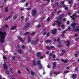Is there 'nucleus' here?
<instances>
[{
    "instance_id": "obj_24",
    "label": "nucleus",
    "mask_w": 79,
    "mask_h": 79,
    "mask_svg": "<svg viewBox=\"0 0 79 79\" xmlns=\"http://www.w3.org/2000/svg\"><path fill=\"white\" fill-rule=\"evenodd\" d=\"M54 74H60V72L59 71L58 72V73H56L55 72H54L53 73Z\"/></svg>"
},
{
    "instance_id": "obj_55",
    "label": "nucleus",
    "mask_w": 79,
    "mask_h": 79,
    "mask_svg": "<svg viewBox=\"0 0 79 79\" xmlns=\"http://www.w3.org/2000/svg\"><path fill=\"white\" fill-rule=\"evenodd\" d=\"M47 66L48 68H50V65L49 64L47 65Z\"/></svg>"
},
{
    "instance_id": "obj_14",
    "label": "nucleus",
    "mask_w": 79,
    "mask_h": 79,
    "mask_svg": "<svg viewBox=\"0 0 79 79\" xmlns=\"http://www.w3.org/2000/svg\"><path fill=\"white\" fill-rule=\"evenodd\" d=\"M73 17H79V15L77 16V15L73 14L72 16H70V18H73Z\"/></svg>"
},
{
    "instance_id": "obj_3",
    "label": "nucleus",
    "mask_w": 79,
    "mask_h": 79,
    "mask_svg": "<svg viewBox=\"0 0 79 79\" xmlns=\"http://www.w3.org/2000/svg\"><path fill=\"white\" fill-rule=\"evenodd\" d=\"M30 25L31 24L30 23H27L26 24H25L24 27H23V30H25L26 28L28 27H29Z\"/></svg>"
},
{
    "instance_id": "obj_18",
    "label": "nucleus",
    "mask_w": 79,
    "mask_h": 79,
    "mask_svg": "<svg viewBox=\"0 0 79 79\" xmlns=\"http://www.w3.org/2000/svg\"><path fill=\"white\" fill-rule=\"evenodd\" d=\"M33 66H36V63H35V60H33Z\"/></svg>"
},
{
    "instance_id": "obj_13",
    "label": "nucleus",
    "mask_w": 79,
    "mask_h": 79,
    "mask_svg": "<svg viewBox=\"0 0 79 79\" xmlns=\"http://www.w3.org/2000/svg\"><path fill=\"white\" fill-rule=\"evenodd\" d=\"M77 76V75L76 74H73L72 75V78L73 79H76V77Z\"/></svg>"
},
{
    "instance_id": "obj_62",
    "label": "nucleus",
    "mask_w": 79,
    "mask_h": 79,
    "mask_svg": "<svg viewBox=\"0 0 79 79\" xmlns=\"http://www.w3.org/2000/svg\"><path fill=\"white\" fill-rule=\"evenodd\" d=\"M78 55V54H76L75 55V57H77V56Z\"/></svg>"
},
{
    "instance_id": "obj_29",
    "label": "nucleus",
    "mask_w": 79,
    "mask_h": 79,
    "mask_svg": "<svg viewBox=\"0 0 79 79\" xmlns=\"http://www.w3.org/2000/svg\"><path fill=\"white\" fill-rule=\"evenodd\" d=\"M74 31L75 32H79V28H77V29H75Z\"/></svg>"
},
{
    "instance_id": "obj_26",
    "label": "nucleus",
    "mask_w": 79,
    "mask_h": 79,
    "mask_svg": "<svg viewBox=\"0 0 79 79\" xmlns=\"http://www.w3.org/2000/svg\"><path fill=\"white\" fill-rule=\"evenodd\" d=\"M13 68L12 67H11L10 68V72L12 74H13Z\"/></svg>"
},
{
    "instance_id": "obj_45",
    "label": "nucleus",
    "mask_w": 79,
    "mask_h": 79,
    "mask_svg": "<svg viewBox=\"0 0 79 79\" xmlns=\"http://www.w3.org/2000/svg\"><path fill=\"white\" fill-rule=\"evenodd\" d=\"M43 32H46V28H44L43 30Z\"/></svg>"
},
{
    "instance_id": "obj_41",
    "label": "nucleus",
    "mask_w": 79,
    "mask_h": 79,
    "mask_svg": "<svg viewBox=\"0 0 79 79\" xmlns=\"http://www.w3.org/2000/svg\"><path fill=\"white\" fill-rule=\"evenodd\" d=\"M62 18H63L62 17H59L58 18L59 20L60 21V20H61V19H62Z\"/></svg>"
},
{
    "instance_id": "obj_7",
    "label": "nucleus",
    "mask_w": 79,
    "mask_h": 79,
    "mask_svg": "<svg viewBox=\"0 0 79 79\" xmlns=\"http://www.w3.org/2000/svg\"><path fill=\"white\" fill-rule=\"evenodd\" d=\"M56 33V29L55 28L52 31V34L54 35V34H55Z\"/></svg>"
},
{
    "instance_id": "obj_58",
    "label": "nucleus",
    "mask_w": 79,
    "mask_h": 79,
    "mask_svg": "<svg viewBox=\"0 0 79 79\" xmlns=\"http://www.w3.org/2000/svg\"><path fill=\"white\" fill-rule=\"evenodd\" d=\"M28 3H26V6H25L27 7V6H28Z\"/></svg>"
},
{
    "instance_id": "obj_9",
    "label": "nucleus",
    "mask_w": 79,
    "mask_h": 79,
    "mask_svg": "<svg viewBox=\"0 0 79 79\" xmlns=\"http://www.w3.org/2000/svg\"><path fill=\"white\" fill-rule=\"evenodd\" d=\"M3 66H4V69L7 70V69H8V67H7V66H6V64H3Z\"/></svg>"
},
{
    "instance_id": "obj_30",
    "label": "nucleus",
    "mask_w": 79,
    "mask_h": 79,
    "mask_svg": "<svg viewBox=\"0 0 79 79\" xmlns=\"http://www.w3.org/2000/svg\"><path fill=\"white\" fill-rule=\"evenodd\" d=\"M46 48H47V49L48 50H51V48L50 47H49L48 46H46Z\"/></svg>"
},
{
    "instance_id": "obj_1",
    "label": "nucleus",
    "mask_w": 79,
    "mask_h": 79,
    "mask_svg": "<svg viewBox=\"0 0 79 79\" xmlns=\"http://www.w3.org/2000/svg\"><path fill=\"white\" fill-rule=\"evenodd\" d=\"M6 35V33L0 31V40L2 43L4 42V40Z\"/></svg>"
},
{
    "instance_id": "obj_52",
    "label": "nucleus",
    "mask_w": 79,
    "mask_h": 79,
    "mask_svg": "<svg viewBox=\"0 0 79 79\" xmlns=\"http://www.w3.org/2000/svg\"><path fill=\"white\" fill-rule=\"evenodd\" d=\"M22 48H25V46L24 45H22Z\"/></svg>"
},
{
    "instance_id": "obj_20",
    "label": "nucleus",
    "mask_w": 79,
    "mask_h": 79,
    "mask_svg": "<svg viewBox=\"0 0 79 79\" xmlns=\"http://www.w3.org/2000/svg\"><path fill=\"white\" fill-rule=\"evenodd\" d=\"M55 22H56L57 23H58V24H61V23L60 22H59V21L58 20H56L55 21Z\"/></svg>"
},
{
    "instance_id": "obj_43",
    "label": "nucleus",
    "mask_w": 79,
    "mask_h": 79,
    "mask_svg": "<svg viewBox=\"0 0 79 79\" xmlns=\"http://www.w3.org/2000/svg\"><path fill=\"white\" fill-rule=\"evenodd\" d=\"M53 58H56V56L55 54H54V55H53L52 56Z\"/></svg>"
},
{
    "instance_id": "obj_17",
    "label": "nucleus",
    "mask_w": 79,
    "mask_h": 79,
    "mask_svg": "<svg viewBox=\"0 0 79 79\" xmlns=\"http://www.w3.org/2000/svg\"><path fill=\"white\" fill-rule=\"evenodd\" d=\"M28 43H30L31 42V38L30 37H28Z\"/></svg>"
},
{
    "instance_id": "obj_51",
    "label": "nucleus",
    "mask_w": 79,
    "mask_h": 79,
    "mask_svg": "<svg viewBox=\"0 0 79 79\" xmlns=\"http://www.w3.org/2000/svg\"><path fill=\"white\" fill-rule=\"evenodd\" d=\"M67 24H69V20H68L67 22Z\"/></svg>"
},
{
    "instance_id": "obj_2",
    "label": "nucleus",
    "mask_w": 79,
    "mask_h": 79,
    "mask_svg": "<svg viewBox=\"0 0 79 79\" xmlns=\"http://www.w3.org/2000/svg\"><path fill=\"white\" fill-rule=\"evenodd\" d=\"M36 13H37V10L35 9H33L32 10L31 14L32 16H34L36 15Z\"/></svg>"
},
{
    "instance_id": "obj_12",
    "label": "nucleus",
    "mask_w": 79,
    "mask_h": 79,
    "mask_svg": "<svg viewBox=\"0 0 79 79\" xmlns=\"http://www.w3.org/2000/svg\"><path fill=\"white\" fill-rule=\"evenodd\" d=\"M41 55V53L40 52H38L37 53L36 56L37 57H40Z\"/></svg>"
},
{
    "instance_id": "obj_28",
    "label": "nucleus",
    "mask_w": 79,
    "mask_h": 79,
    "mask_svg": "<svg viewBox=\"0 0 79 79\" xmlns=\"http://www.w3.org/2000/svg\"><path fill=\"white\" fill-rule=\"evenodd\" d=\"M62 47V45H61V44L58 45L57 46V47H58V48H60V47Z\"/></svg>"
},
{
    "instance_id": "obj_32",
    "label": "nucleus",
    "mask_w": 79,
    "mask_h": 79,
    "mask_svg": "<svg viewBox=\"0 0 79 79\" xmlns=\"http://www.w3.org/2000/svg\"><path fill=\"white\" fill-rule=\"evenodd\" d=\"M69 72V70H67L66 71H64V74H66V73H68Z\"/></svg>"
},
{
    "instance_id": "obj_34",
    "label": "nucleus",
    "mask_w": 79,
    "mask_h": 79,
    "mask_svg": "<svg viewBox=\"0 0 79 79\" xmlns=\"http://www.w3.org/2000/svg\"><path fill=\"white\" fill-rule=\"evenodd\" d=\"M3 58L4 60H6V59H7V58L6 57L4 56H3Z\"/></svg>"
},
{
    "instance_id": "obj_42",
    "label": "nucleus",
    "mask_w": 79,
    "mask_h": 79,
    "mask_svg": "<svg viewBox=\"0 0 79 79\" xmlns=\"http://www.w3.org/2000/svg\"><path fill=\"white\" fill-rule=\"evenodd\" d=\"M6 74H10V72L8 71H6Z\"/></svg>"
},
{
    "instance_id": "obj_59",
    "label": "nucleus",
    "mask_w": 79,
    "mask_h": 79,
    "mask_svg": "<svg viewBox=\"0 0 79 79\" xmlns=\"http://www.w3.org/2000/svg\"><path fill=\"white\" fill-rule=\"evenodd\" d=\"M5 27L6 28H8V26L7 25H5Z\"/></svg>"
},
{
    "instance_id": "obj_35",
    "label": "nucleus",
    "mask_w": 79,
    "mask_h": 79,
    "mask_svg": "<svg viewBox=\"0 0 79 79\" xmlns=\"http://www.w3.org/2000/svg\"><path fill=\"white\" fill-rule=\"evenodd\" d=\"M35 42V43H37L38 42H39V39H36V40H34Z\"/></svg>"
},
{
    "instance_id": "obj_54",
    "label": "nucleus",
    "mask_w": 79,
    "mask_h": 79,
    "mask_svg": "<svg viewBox=\"0 0 79 79\" xmlns=\"http://www.w3.org/2000/svg\"><path fill=\"white\" fill-rule=\"evenodd\" d=\"M17 48H19V47H20V46L19 45H18L17 46Z\"/></svg>"
},
{
    "instance_id": "obj_60",
    "label": "nucleus",
    "mask_w": 79,
    "mask_h": 79,
    "mask_svg": "<svg viewBox=\"0 0 79 79\" xmlns=\"http://www.w3.org/2000/svg\"><path fill=\"white\" fill-rule=\"evenodd\" d=\"M41 27V25L39 24L38 26V27Z\"/></svg>"
},
{
    "instance_id": "obj_10",
    "label": "nucleus",
    "mask_w": 79,
    "mask_h": 79,
    "mask_svg": "<svg viewBox=\"0 0 79 79\" xmlns=\"http://www.w3.org/2000/svg\"><path fill=\"white\" fill-rule=\"evenodd\" d=\"M51 42H52V41L49 40H47L45 41L46 44H48V43H51Z\"/></svg>"
},
{
    "instance_id": "obj_6",
    "label": "nucleus",
    "mask_w": 79,
    "mask_h": 79,
    "mask_svg": "<svg viewBox=\"0 0 79 79\" xmlns=\"http://www.w3.org/2000/svg\"><path fill=\"white\" fill-rule=\"evenodd\" d=\"M18 39L20 41H21V42H22V43H23L24 42V40L23 39V38H22L20 36H19L18 37Z\"/></svg>"
},
{
    "instance_id": "obj_36",
    "label": "nucleus",
    "mask_w": 79,
    "mask_h": 79,
    "mask_svg": "<svg viewBox=\"0 0 79 79\" xmlns=\"http://www.w3.org/2000/svg\"><path fill=\"white\" fill-rule=\"evenodd\" d=\"M47 34V31H44V32L43 33V34L44 35H46Z\"/></svg>"
},
{
    "instance_id": "obj_31",
    "label": "nucleus",
    "mask_w": 79,
    "mask_h": 79,
    "mask_svg": "<svg viewBox=\"0 0 79 79\" xmlns=\"http://www.w3.org/2000/svg\"><path fill=\"white\" fill-rule=\"evenodd\" d=\"M35 43H34V41H32L31 43V45H35Z\"/></svg>"
},
{
    "instance_id": "obj_4",
    "label": "nucleus",
    "mask_w": 79,
    "mask_h": 79,
    "mask_svg": "<svg viewBox=\"0 0 79 79\" xmlns=\"http://www.w3.org/2000/svg\"><path fill=\"white\" fill-rule=\"evenodd\" d=\"M76 26V23H72L70 25V26L71 27H72L73 28V29H75V28H76V27H75V26Z\"/></svg>"
},
{
    "instance_id": "obj_44",
    "label": "nucleus",
    "mask_w": 79,
    "mask_h": 79,
    "mask_svg": "<svg viewBox=\"0 0 79 79\" xmlns=\"http://www.w3.org/2000/svg\"><path fill=\"white\" fill-rule=\"evenodd\" d=\"M54 60H55V61H59V59L57 58L56 59H53Z\"/></svg>"
},
{
    "instance_id": "obj_37",
    "label": "nucleus",
    "mask_w": 79,
    "mask_h": 79,
    "mask_svg": "<svg viewBox=\"0 0 79 79\" xmlns=\"http://www.w3.org/2000/svg\"><path fill=\"white\" fill-rule=\"evenodd\" d=\"M35 33L34 32H33L31 34V35H35Z\"/></svg>"
},
{
    "instance_id": "obj_63",
    "label": "nucleus",
    "mask_w": 79,
    "mask_h": 79,
    "mask_svg": "<svg viewBox=\"0 0 79 79\" xmlns=\"http://www.w3.org/2000/svg\"><path fill=\"white\" fill-rule=\"evenodd\" d=\"M51 15L52 16H54V14L53 12L51 13Z\"/></svg>"
},
{
    "instance_id": "obj_33",
    "label": "nucleus",
    "mask_w": 79,
    "mask_h": 79,
    "mask_svg": "<svg viewBox=\"0 0 79 79\" xmlns=\"http://www.w3.org/2000/svg\"><path fill=\"white\" fill-rule=\"evenodd\" d=\"M31 73L33 76H34V75H35V73H34L32 71H31Z\"/></svg>"
},
{
    "instance_id": "obj_57",
    "label": "nucleus",
    "mask_w": 79,
    "mask_h": 79,
    "mask_svg": "<svg viewBox=\"0 0 79 79\" xmlns=\"http://www.w3.org/2000/svg\"><path fill=\"white\" fill-rule=\"evenodd\" d=\"M31 8H27V10H31Z\"/></svg>"
},
{
    "instance_id": "obj_27",
    "label": "nucleus",
    "mask_w": 79,
    "mask_h": 79,
    "mask_svg": "<svg viewBox=\"0 0 79 79\" xmlns=\"http://www.w3.org/2000/svg\"><path fill=\"white\" fill-rule=\"evenodd\" d=\"M10 17H11V16L10 15L8 17V18H5V21H7L8 20V19H9V18H10Z\"/></svg>"
},
{
    "instance_id": "obj_16",
    "label": "nucleus",
    "mask_w": 79,
    "mask_h": 79,
    "mask_svg": "<svg viewBox=\"0 0 79 79\" xmlns=\"http://www.w3.org/2000/svg\"><path fill=\"white\" fill-rule=\"evenodd\" d=\"M61 61H62V62H64V63H68V60H64V59H61Z\"/></svg>"
},
{
    "instance_id": "obj_47",
    "label": "nucleus",
    "mask_w": 79,
    "mask_h": 79,
    "mask_svg": "<svg viewBox=\"0 0 79 79\" xmlns=\"http://www.w3.org/2000/svg\"><path fill=\"white\" fill-rule=\"evenodd\" d=\"M66 32V31H62V34H65V33Z\"/></svg>"
},
{
    "instance_id": "obj_15",
    "label": "nucleus",
    "mask_w": 79,
    "mask_h": 79,
    "mask_svg": "<svg viewBox=\"0 0 79 79\" xmlns=\"http://www.w3.org/2000/svg\"><path fill=\"white\" fill-rule=\"evenodd\" d=\"M17 17H18V15H17V14H16L15 15H14L13 16V18L14 20H15V19H17Z\"/></svg>"
},
{
    "instance_id": "obj_50",
    "label": "nucleus",
    "mask_w": 79,
    "mask_h": 79,
    "mask_svg": "<svg viewBox=\"0 0 79 79\" xmlns=\"http://www.w3.org/2000/svg\"><path fill=\"white\" fill-rule=\"evenodd\" d=\"M65 20H66V18H64L62 19V21H64V22H65V21H66Z\"/></svg>"
},
{
    "instance_id": "obj_23",
    "label": "nucleus",
    "mask_w": 79,
    "mask_h": 79,
    "mask_svg": "<svg viewBox=\"0 0 79 79\" xmlns=\"http://www.w3.org/2000/svg\"><path fill=\"white\" fill-rule=\"evenodd\" d=\"M41 61L40 60H38L37 61V63L38 65H39V64H41L40 63Z\"/></svg>"
},
{
    "instance_id": "obj_19",
    "label": "nucleus",
    "mask_w": 79,
    "mask_h": 79,
    "mask_svg": "<svg viewBox=\"0 0 79 79\" xmlns=\"http://www.w3.org/2000/svg\"><path fill=\"white\" fill-rule=\"evenodd\" d=\"M18 52L19 53H21V54H23V52L20 49H19Z\"/></svg>"
},
{
    "instance_id": "obj_64",
    "label": "nucleus",
    "mask_w": 79,
    "mask_h": 79,
    "mask_svg": "<svg viewBox=\"0 0 79 79\" xmlns=\"http://www.w3.org/2000/svg\"><path fill=\"white\" fill-rule=\"evenodd\" d=\"M60 16H62V17H63V16H64V14H62V15H60Z\"/></svg>"
},
{
    "instance_id": "obj_46",
    "label": "nucleus",
    "mask_w": 79,
    "mask_h": 79,
    "mask_svg": "<svg viewBox=\"0 0 79 79\" xmlns=\"http://www.w3.org/2000/svg\"><path fill=\"white\" fill-rule=\"evenodd\" d=\"M51 48H55V47L53 46H50Z\"/></svg>"
},
{
    "instance_id": "obj_22",
    "label": "nucleus",
    "mask_w": 79,
    "mask_h": 79,
    "mask_svg": "<svg viewBox=\"0 0 79 79\" xmlns=\"http://www.w3.org/2000/svg\"><path fill=\"white\" fill-rule=\"evenodd\" d=\"M29 32H27L25 33L24 34H23V35H27V34H29Z\"/></svg>"
},
{
    "instance_id": "obj_25",
    "label": "nucleus",
    "mask_w": 79,
    "mask_h": 79,
    "mask_svg": "<svg viewBox=\"0 0 79 79\" xmlns=\"http://www.w3.org/2000/svg\"><path fill=\"white\" fill-rule=\"evenodd\" d=\"M5 12L6 13L8 12V7H6L5 8Z\"/></svg>"
},
{
    "instance_id": "obj_49",
    "label": "nucleus",
    "mask_w": 79,
    "mask_h": 79,
    "mask_svg": "<svg viewBox=\"0 0 79 79\" xmlns=\"http://www.w3.org/2000/svg\"><path fill=\"white\" fill-rule=\"evenodd\" d=\"M64 10H68V7H66L65 8Z\"/></svg>"
},
{
    "instance_id": "obj_5",
    "label": "nucleus",
    "mask_w": 79,
    "mask_h": 79,
    "mask_svg": "<svg viewBox=\"0 0 79 79\" xmlns=\"http://www.w3.org/2000/svg\"><path fill=\"white\" fill-rule=\"evenodd\" d=\"M65 53H66V52L64 51V49L62 51V53L60 54V56H63Z\"/></svg>"
},
{
    "instance_id": "obj_38",
    "label": "nucleus",
    "mask_w": 79,
    "mask_h": 79,
    "mask_svg": "<svg viewBox=\"0 0 79 79\" xmlns=\"http://www.w3.org/2000/svg\"><path fill=\"white\" fill-rule=\"evenodd\" d=\"M18 74H20L21 73V71L20 70H18L17 72Z\"/></svg>"
},
{
    "instance_id": "obj_8",
    "label": "nucleus",
    "mask_w": 79,
    "mask_h": 79,
    "mask_svg": "<svg viewBox=\"0 0 79 79\" xmlns=\"http://www.w3.org/2000/svg\"><path fill=\"white\" fill-rule=\"evenodd\" d=\"M53 69H55L56 68V62H54L53 63Z\"/></svg>"
},
{
    "instance_id": "obj_61",
    "label": "nucleus",
    "mask_w": 79,
    "mask_h": 79,
    "mask_svg": "<svg viewBox=\"0 0 79 79\" xmlns=\"http://www.w3.org/2000/svg\"><path fill=\"white\" fill-rule=\"evenodd\" d=\"M23 3H24L26 2V0H22Z\"/></svg>"
},
{
    "instance_id": "obj_11",
    "label": "nucleus",
    "mask_w": 79,
    "mask_h": 79,
    "mask_svg": "<svg viewBox=\"0 0 79 79\" xmlns=\"http://www.w3.org/2000/svg\"><path fill=\"white\" fill-rule=\"evenodd\" d=\"M66 45L67 47L69 46V45H70V42H69V40L66 41Z\"/></svg>"
},
{
    "instance_id": "obj_53",
    "label": "nucleus",
    "mask_w": 79,
    "mask_h": 79,
    "mask_svg": "<svg viewBox=\"0 0 79 79\" xmlns=\"http://www.w3.org/2000/svg\"><path fill=\"white\" fill-rule=\"evenodd\" d=\"M39 65H40V67L41 68H42V64H39Z\"/></svg>"
},
{
    "instance_id": "obj_21",
    "label": "nucleus",
    "mask_w": 79,
    "mask_h": 79,
    "mask_svg": "<svg viewBox=\"0 0 79 79\" xmlns=\"http://www.w3.org/2000/svg\"><path fill=\"white\" fill-rule=\"evenodd\" d=\"M16 29V27L14 26L11 27V30H14V29Z\"/></svg>"
},
{
    "instance_id": "obj_56",
    "label": "nucleus",
    "mask_w": 79,
    "mask_h": 79,
    "mask_svg": "<svg viewBox=\"0 0 79 79\" xmlns=\"http://www.w3.org/2000/svg\"><path fill=\"white\" fill-rule=\"evenodd\" d=\"M61 37H64V34H61Z\"/></svg>"
},
{
    "instance_id": "obj_48",
    "label": "nucleus",
    "mask_w": 79,
    "mask_h": 79,
    "mask_svg": "<svg viewBox=\"0 0 79 79\" xmlns=\"http://www.w3.org/2000/svg\"><path fill=\"white\" fill-rule=\"evenodd\" d=\"M58 5H59V3H56L55 4V5H56V6H58Z\"/></svg>"
},
{
    "instance_id": "obj_39",
    "label": "nucleus",
    "mask_w": 79,
    "mask_h": 79,
    "mask_svg": "<svg viewBox=\"0 0 79 79\" xmlns=\"http://www.w3.org/2000/svg\"><path fill=\"white\" fill-rule=\"evenodd\" d=\"M72 18V20H75L76 19V18L74 17H73L72 18Z\"/></svg>"
},
{
    "instance_id": "obj_40",
    "label": "nucleus",
    "mask_w": 79,
    "mask_h": 79,
    "mask_svg": "<svg viewBox=\"0 0 79 79\" xmlns=\"http://www.w3.org/2000/svg\"><path fill=\"white\" fill-rule=\"evenodd\" d=\"M78 69V68L77 67H76L74 69V70L75 71H77V70Z\"/></svg>"
}]
</instances>
